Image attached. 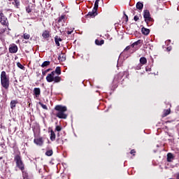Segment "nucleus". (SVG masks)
<instances>
[{"instance_id": "obj_1", "label": "nucleus", "mask_w": 179, "mask_h": 179, "mask_svg": "<svg viewBox=\"0 0 179 179\" xmlns=\"http://www.w3.org/2000/svg\"><path fill=\"white\" fill-rule=\"evenodd\" d=\"M55 110L57 112L56 117L57 118H60L62 120H66L68 115H66L65 113H66V110H68L66 108V106H64L62 105H57L55 106Z\"/></svg>"}, {"instance_id": "obj_2", "label": "nucleus", "mask_w": 179, "mask_h": 179, "mask_svg": "<svg viewBox=\"0 0 179 179\" xmlns=\"http://www.w3.org/2000/svg\"><path fill=\"white\" fill-rule=\"evenodd\" d=\"M1 83L4 89L9 88V76L6 75V71H2L1 73Z\"/></svg>"}, {"instance_id": "obj_3", "label": "nucleus", "mask_w": 179, "mask_h": 179, "mask_svg": "<svg viewBox=\"0 0 179 179\" xmlns=\"http://www.w3.org/2000/svg\"><path fill=\"white\" fill-rule=\"evenodd\" d=\"M46 80L49 83L51 82H55V83H59V82H61V77L55 76V73L51 72V73L48 74Z\"/></svg>"}, {"instance_id": "obj_4", "label": "nucleus", "mask_w": 179, "mask_h": 179, "mask_svg": "<svg viewBox=\"0 0 179 179\" xmlns=\"http://www.w3.org/2000/svg\"><path fill=\"white\" fill-rule=\"evenodd\" d=\"M14 161L16 163V166L21 170V171H23L24 170V164H23V161H22V157H20V155H15L14 157Z\"/></svg>"}, {"instance_id": "obj_5", "label": "nucleus", "mask_w": 179, "mask_h": 179, "mask_svg": "<svg viewBox=\"0 0 179 179\" xmlns=\"http://www.w3.org/2000/svg\"><path fill=\"white\" fill-rule=\"evenodd\" d=\"M143 17L147 24H149V22H153V18L150 17V13L148 10H144Z\"/></svg>"}, {"instance_id": "obj_6", "label": "nucleus", "mask_w": 179, "mask_h": 179, "mask_svg": "<svg viewBox=\"0 0 179 179\" xmlns=\"http://www.w3.org/2000/svg\"><path fill=\"white\" fill-rule=\"evenodd\" d=\"M0 23L3 26H8V18L2 13H0Z\"/></svg>"}, {"instance_id": "obj_7", "label": "nucleus", "mask_w": 179, "mask_h": 179, "mask_svg": "<svg viewBox=\"0 0 179 179\" xmlns=\"http://www.w3.org/2000/svg\"><path fill=\"white\" fill-rule=\"evenodd\" d=\"M34 143L36 144L37 146H43V145H44V138H43V137L35 138Z\"/></svg>"}, {"instance_id": "obj_8", "label": "nucleus", "mask_w": 179, "mask_h": 179, "mask_svg": "<svg viewBox=\"0 0 179 179\" xmlns=\"http://www.w3.org/2000/svg\"><path fill=\"white\" fill-rule=\"evenodd\" d=\"M96 16H97V10L93 8L92 11L87 13L86 17H95Z\"/></svg>"}, {"instance_id": "obj_9", "label": "nucleus", "mask_w": 179, "mask_h": 179, "mask_svg": "<svg viewBox=\"0 0 179 179\" xmlns=\"http://www.w3.org/2000/svg\"><path fill=\"white\" fill-rule=\"evenodd\" d=\"M34 94L35 95V97H36V99H38V97H40V94H41V90H40V88H34Z\"/></svg>"}, {"instance_id": "obj_10", "label": "nucleus", "mask_w": 179, "mask_h": 179, "mask_svg": "<svg viewBox=\"0 0 179 179\" xmlns=\"http://www.w3.org/2000/svg\"><path fill=\"white\" fill-rule=\"evenodd\" d=\"M9 51L11 54H16L17 52V45H13L9 48Z\"/></svg>"}, {"instance_id": "obj_11", "label": "nucleus", "mask_w": 179, "mask_h": 179, "mask_svg": "<svg viewBox=\"0 0 179 179\" xmlns=\"http://www.w3.org/2000/svg\"><path fill=\"white\" fill-rule=\"evenodd\" d=\"M58 59L61 62H64V61L66 59V55L64 53H61L60 55H59Z\"/></svg>"}, {"instance_id": "obj_12", "label": "nucleus", "mask_w": 179, "mask_h": 179, "mask_svg": "<svg viewBox=\"0 0 179 179\" xmlns=\"http://www.w3.org/2000/svg\"><path fill=\"white\" fill-rule=\"evenodd\" d=\"M55 41L56 45H57V47H59V45H60L59 41H62V38H59V36H56L55 37Z\"/></svg>"}, {"instance_id": "obj_13", "label": "nucleus", "mask_w": 179, "mask_h": 179, "mask_svg": "<svg viewBox=\"0 0 179 179\" xmlns=\"http://www.w3.org/2000/svg\"><path fill=\"white\" fill-rule=\"evenodd\" d=\"M141 31H142L143 34H145V36H148V34H149V33H150V30L149 29H146L145 27L142 28Z\"/></svg>"}, {"instance_id": "obj_14", "label": "nucleus", "mask_w": 179, "mask_h": 179, "mask_svg": "<svg viewBox=\"0 0 179 179\" xmlns=\"http://www.w3.org/2000/svg\"><path fill=\"white\" fill-rule=\"evenodd\" d=\"M147 63H148V59H146V57H143L140 58V64L141 65H145V64Z\"/></svg>"}, {"instance_id": "obj_15", "label": "nucleus", "mask_w": 179, "mask_h": 179, "mask_svg": "<svg viewBox=\"0 0 179 179\" xmlns=\"http://www.w3.org/2000/svg\"><path fill=\"white\" fill-rule=\"evenodd\" d=\"M173 159H174V155H173V154L171 153H168L167 154V162H171V160H173Z\"/></svg>"}, {"instance_id": "obj_16", "label": "nucleus", "mask_w": 179, "mask_h": 179, "mask_svg": "<svg viewBox=\"0 0 179 179\" xmlns=\"http://www.w3.org/2000/svg\"><path fill=\"white\" fill-rule=\"evenodd\" d=\"M10 108L13 109L16 107V104H17V101L13 100L10 101Z\"/></svg>"}, {"instance_id": "obj_17", "label": "nucleus", "mask_w": 179, "mask_h": 179, "mask_svg": "<svg viewBox=\"0 0 179 179\" xmlns=\"http://www.w3.org/2000/svg\"><path fill=\"white\" fill-rule=\"evenodd\" d=\"M50 141H55V133L53 130H50Z\"/></svg>"}, {"instance_id": "obj_18", "label": "nucleus", "mask_w": 179, "mask_h": 179, "mask_svg": "<svg viewBox=\"0 0 179 179\" xmlns=\"http://www.w3.org/2000/svg\"><path fill=\"white\" fill-rule=\"evenodd\" d=\"M43 38H48L50 37V32L48 31H43L42 34Z\"/></svg>"}, {"instance_id": "obj_19", "label": "nucleus", "mask_w": 179, "mask_h": 179, "mask_svg": "<svg viewBox=\"0 0 179 179\" xmlns=\"http://www.w3.org/2000/svg\"><path fill=\"white\" fill-rule=\"evenodd\" d=\"M52 72H54L55 73H55H57V75H61V67L59 66H57L56 69H55V71H53Z\"/></svg>"}, {"instance_id": "obj_20", "label": "nucleus", "mask_w": 179, "mask_h": 179, "mask_svg": "<svg viewBox=\"0 0 179 179\" xmlns=\"http://www.w3.org/2000/svg\"><path fill=\"white\" fill-rule=\"evenodd\" d=\"M50 64H51V62L50 61H45L42 64H41V67L42 68H45V66H48V65H50Z\"/></svg>"}, {"instance_id": "obj_21", "label": "nucleus", "mask_w": 179, "mask_h": 179, "mask_svg": "<svg viewBox=\"0 0 179 179\" xmlns=\"http://www.w3.org/2000/svg\"><path fill=\"white\" fill-rule=\"evenodd\" d=\"M99 2H100V0H96L94 3V10H97L99 9Z\"/></svg>"}, {"instance_id": "obj_22", "label": "nucleus", "mask_w": 179, "mask_h": 179, "mask_svg": "<svg viewBox=\"0 0 179 179\" xmlns=\"http://www.w3.org/2000/svg\"><path fill=\"white\" fill-rule=\"evenodd\" d=\"M136 8L137 9H139L141 10V9H143V3H141V2H138L136 4Z\"/></svg>"}, {"instance_id": "obj_23", "label": "nucleus", "mask_w": 179, "mask_h": 179, "mask_svg": "<svg viewBox=\"0 0 179 179\" xmlns=\"http://www.w3.org/2000/svg\"><path fill=\"white\" fill-rule=\"evenodd\" d=\"M95 44H96V45H103V44H104V41L103 40L99 41L96 39L95 41Z\"/></svg>"}, {"instance_id": "obj_24", "label": "nucleus", "mask_w": 179, "mask_h": 179, "mask_svg": "<svg viewBox=\"0 0 179 179\" xmlns=\"http://www.w3.org/2000/svg\"><path fill=\"white\" fill-rule=\"evenodd\" d=\"M141 43H142V40H138V41L134 42V43L131 45V46L135 47V45H139V44H141Z\"/></svg>"}, {"instance_id": "obj_25", "label": "nucleus", "mask_w": 179, "mask_h": 179, "mask_svg": "<svg viewBox=\"0 0 179 179\" xmlns=\"http://www.w3.org/2000/svg\"><path fill=\"white\" fill-rule=\"evenodd\" d=\"M39 104L41 105V106L42 107V108H43V110H48V108L47 107V105H44L43 103L39 102Z\"/></svg>"}, {"instance_id": "obj_26", "label": "nucleus", "mask_w": 179, "mask_h": 179, "mask_svg": "<svg viewBox=\"0 0 179 179\" xmlns=\"http://www.w3.org/2000/svg\"><path fill=\"white\" fill-rule=\"evenodd\" d=\"M23 37H24V40H29V38H30V34H24Z\"/></svg>"}, {"instance_id": "obj_27", "label": "nucleus", "mask_w": 179, "mask_h": 179, "mask_svg": "<svg viewBox=\"0 0 179 179\" xmlns=\"http://www.w3.org/2000/svg\"><path fill=\"white\" fill-rule=\"evenodd\" d=\"M170 114V109L165 110L164 113V117H167Z\"/></svg>"}, {"instance_id": "obj_28", "label": "nucleus", "mask_w": 179, "mask_h": 179, "mask_svg": "<svg viewBox=\"0 0 179 179\" xmlns=\"http://www.w3.org/2000/svg\"><path fill=\"white\" fill-rule=\"evenodd\" d=\"M45 155L46 156H52V150L46 151Z\"/></svg>"}, {"instance_id": "obj_29", "label": "nucleus", "mask_w": 179, "mask_h": 179, "mask_svg": "<svg viewBox=\"0 0 179 179\" xmlns=\"http://www.w3.org/2000/svg\"><path fill=\"white\" fill-rule=\"evenodd\" d=\"M65 20V15H62L59 20H58V22L59 23H61V22H62V20Z\"/></svg>"}, {"instance_id": "obj_30", "label": "nucleus", "mask_w": 179, "mask_h": 179, "mask_svg": "<svg viewBox=\"0 0 179 179\" xmlns=\"http://www.w3.org/2000/svg\"><path fill=\"white\" fill-rule=\"evenodd\" d=\"M6 31V28H0V34H3Z\"/></svg>"}, {"instance_id": "obj_31", "label": "nucleus", "mask_w": 179, "mask_h": 179, "mask_svg": "<svg viewBox=\"0 0 179 179\" xmlns=\"http://www.w3.org/2000/svg\"><path fill=\"white\" fill-rule=\"evenodd\" d=\"M15 6H17V8H18L20 6V2L19 1V0H15Z\"/></svg>"}, {"instance_id": "obj_32", "label": "nucleus", "mask_w": 179, "mask_h": 179, "mask_svg": "<svg viewBox=\"0 0 179 179\" xmlns=\"http://www.w3.org/2000/svg\"><path fill=\"white\" fill-rule=\"evenodd\" d=\"M17 66H18V68H20V69H23L24 68V66H23V65H22V64L20 63H17Z\"/></svg>"}, {"instance_id": "obj_33", "label": "nucleus", "mask_w": 179, "mask_h": 179, "mask_svg": "<svg viewBox=\"0 0 179 179\" xmlns=\"http://www.w3.org/2000/svg\"><path fill=\"white\" fill-rule=\"evenodd\" d=\"M142 68V64H138L136 66V69L137 71H139V69H141Z\"/></svg>"}, {"instance_id": "obj_34", "label": "nucleus", "mask_w": 179, "mask_h": 179, "mask_svg": "<svg viewBox=\"0 0 179 179\" xmlns=\"http://www.w3.org/2000/svg\"><path fill=\"white\" fill-rule=\"evenodd\" d=\"M22 171V177H23V178L24 179V178H27V173L26 172L23 171Z\"/></svg>"}, {"instance_id": "obj_35", "label": "nucleus", "mask_w": 179, "mask_h": 179, "mask_svg": "<svg viewBox=\"0 0 179 179\" xmlns=\"http://www.w3.org/2000/svg\"><path fill=\"white\" fill-rule=\"evenodd\" d=\"M61 129H62V128H61L59 126H57L55 128V131H57V132H59Z\"/></svg>"}, {"instance_id": "obj_36", "label": "nucleus", "mask_w": 179, "mask_h": 179, "mask_svg": "<svg viewBox=\"0 0 179 179\" xmlns=\"http://www.w3.org/2000/svg\"><path fill=\"white\" fill-rule=\"evenodd\" d=\"M134 19L135 22H138V20H139V17H138V15H136V16H134Z\"/></svg>"}, {"instance_id": "obj_37", "label": "nucleus", "mask_w": 179, "mask_h": 179, "mask_svg": "<svg viewBox=\"0 0 179 179\" xmlns=\"http://www.w3.org/2000/svg\"><path fill=\"white\" fill-rule=\"evenodd\" d=\"M26 10L27 13H30V12H31V9H30V8H27Z\"/></svg>"}, {"instance_id": "obj_38", "label": "nucleus", "mask_w": 179, "mask_h": 179, "mask_svg": "<svg viewBox=\"0 0 179 179\" xmlns=\"http://www.w3.org/2000/svg\"><path fill=\"white\" fill-rule=\"evenodd\" d=\"M130 48H131V47L127 46V47L124 49V52H125L126 51H128Z\"/></svg>"}, {"instance_id": "obj_39", "label": "nucleus", "mask_w": 179, "mask_h": 179, "mask_svg": "<svg viewBox=\"0 0 179 179\" xmlns=\"http://www.w3.org/2000/svg\"><path fill=\"white\" fill-rule=\"evenodd\" d=\"M42 75L43 76H45V75H47V71H42Z\"/></svg>"}, {"instance_id": "obj_40", "label": "nucleus", "mask_w": 179, "mask_h": 179, "mask_svg": "<svg viewBox=\"0 0 179 179\" xmlns=\"http://www.w3.org/2000/svg\"><path fill=\"white\" fill-rule=\"evenodd\" d=\"M130 153H131V155H135V154H134V153H136L135 150H131Z\"/></svg>"}, {"instance_id": "obj_41", "label": "nucleus", "mask_w": 179, "mask_h": 179, "mask_svg": "<svg viewBox=\"0 0 179 179\" xmlns=\"http://www.w3.org/2000/svg\"><path fill=\"white\" fill-rule=\"evenodd\" d=\"M124 15H125V18H124L125 22H128V15H127L125 14H124Z\"/></svg>"}, {"instance_id": "obj_42", "label": "nucleus", "mask_w": 179, "mask_h": 179, "mask_svg": "<svg viewBox=\"0 0 179 179\" xmlns=\"http://www.w3.org/2000/svg\"><path fill=\"white\" fill-rule=\"evenodd\" d=\"M175 176H176V179H179V172L176 173Z\"/></svg>"}, {"instance_id": "obj_43", "label": "nucleus", "mask_w": 179, "mask_h": 179, "mask_svg": "<svg viewBox=\"0 0 179 179\" xmlns=\"http://www.w3.org/2000/svg\"><path fill=\"white\" fill-rule=\"evenodd\" d=\"M73 31H67V34H72Z\"/></svg>"}, {"instance_id": "obj_44", "label": "nucleus", "mask_w": 179, "mask_h": 179, "mask_svg": "<svg viewBox=\"0 0 179 179\" xmlns=\"http://www.w3.org/2000/svg\"><path fill=\"white\" fill-rule=\"evenodd\" d=\"M167 51H171V47L169 46L166 48Z\"/></svg>"}, {"instance_id": "obj_45", "label": "nucleus", "mask_w": 179, "mask_h": 179, "mask_svg": "<svg viewBox=\"0 0 179 179\" xmlns=\"http://www.w3.org/2000/svg\"><path fill=\"white\" fill-rule=\"evenodd\" d=\"M50 71H51L50 69H47V70H45V71L46 73L50 72Z\"/></svg>"}, {"instance_id": "obj_46", "label": "nucleus", "mask_w": 179, "mask_h": 179, "mask_svg": "<svg viewBox=\"0 0 179 179\" xmlns=\"http://www.w3.org/2000/svg\"><path fill=\"white\" fill-rule=\"evenodd\" d=\"M170 40H169V41H165V43H166V44H169V43H170Z\"/></svg>"}]
</instances>
